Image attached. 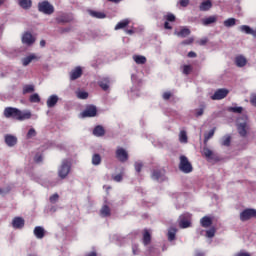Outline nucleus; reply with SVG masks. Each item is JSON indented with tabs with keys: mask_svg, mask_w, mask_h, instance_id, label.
Instances as JSON below:
<instances>
[{
	"mask_svg": "<svg viewBox=\"0 0 256 256\" xmlns=\"http://www.w3.org/2000/svg\"><path fill=\"white\" fill-rule=\"evenodd\" d=\"M163 99L165 101H169V99H171V92H164L163 93Z\"/></svg>",
	"mask_w": 256,
	"mask_h": 256,
	"instance_id": "obj_56",
	"label": "nucleus"
},
{
	"mask_svg": "<svg viewBox=\"0 0 256 256\" xmlns=\"http://www.w3.org/2000/svg\"><path fill=\"white\" fill-rule=\"evenodd\" d=\"M203 155L206 159H213V151L208 147L203 148Z\"/></svg>",
	"mask_w": 256,
	"mask_h": 256,
	"instance_id": "obj_36",
	"label": "nucleus"
},
{
	"mask_svg": "<svg viewBox=\"0 0 256 256\" xmlns=\"http://www.w3.org/2000/svg\"><path fill=\"white\" fill-rule=\"evenodd\" d=\"M229 111H231L232 113H243V107H230Z\"/></svg>",
	"mask_w": 256,
	"mask_h": 256,
	"instance_id": "obj_46",
	"label": "nucleus"
},
{
	"mask_svg": "<svg viewBox=\"0 0 256 256\" xmlns=\"http://www.w3.org/2000/svg\"><path fill=\"white\" fill-rule=\"evenodd\" d=\"M129 23H130L129 19H124L118 22L117 25L115 26V31H119V29H125V27L129 25Z\"/></svg>",
	"mask_w": 256,
	"mask_h": 256,
	"instance_id": "obj_29",
	"label": "nucleus"
},
{
	"mask_svg": "<svg viewBox=\"0 0 256 256\" xmlns=\"http://www.w3.org/2000/svg\"><path fill=\"white\" fill-rule=\"evenodd\" d=\"M38 11L44 13V15H53V13H55V8L49 1H42L38 3Z\"/></svg>",
	"mask_w": 256,
	"mask_h": 256,
	"instance_id": "obj_3",
	"label": "nucleus"
},
{
	"mask_svg": "<svg viewBox=\"0 0 256 256\" xmlns=\"http://www.w3.org/2000/svg\"><path fill=\"white\" fill-rule=\"evenodd\" d=\"M213 135H215V128L204 134V145H207L209 139H212Z\"/></svg>",
	"mask_w": 256,
	"mask_h": 256,
	"instance_id": "obj_35",
	"label": "nucleus"
},
{
	"mask_svg": "<svg viewBox=\"0 0 256 256\" xmlns=\"http://www.w3.org/2000/svg\"><path fill=\"white\" fill-rule=\"evenodd\" d=\"M203 25H211L212 23H217V16H209L208 18H204L202 20Z\"/></svg>",
	"mask_w": 256,
	"mask_h": 256,
	"instance_id": "obj_30",
	"label": "nucleus"
},
{
	"mask_svg": "<svg viewBox=\"0 0 256 256\" xmlns=\"http://www.w3.org/2000/svg\"><path fill=\"white\" fill-rule=\"evenodd\" d=\"M235 63L237 67H245L247 65V59L243 56H237L235 58Z\"/></svg>",
	"mask_w": 256,
	"mask_h": 256,
	"instance_id": "obj_26",
	"label": "nucleus"
},
{
	"mask_svg": "<svg viewBox=\"0 0 256 256\" xmlns=\"http://www.w3.org/2000/svg\"><path fill=\"white\" fill-rule=\"evenodd\" d=\"M215 233H217V229H215V227H212L206 231V237L208 239H213V237H215Z\"/></svg>",
	"mask_w": 256,
	"mask_h": 256,
	"instance_id": "obj_41",
	"label": "nucleus"
},
{
	"mask_svg": "<svg viewBox=\"0 0 256 256\" xmlns=\"http://www.w3.org/2000/svg\"><path fill=\"white\" fill-rule=\"evenodd\" d=\"M180 227L182 229H187V227H191V222H189L188 220H181Z\"/></svg>",
	"mask_w": 256,
	"mask_h": 256,
	"instance_id": "obj_45",
	"label": "nucleus"
},
{
	"mask_svg": "<svg viewBox=\"0 0 256 256\" xmlns=\"http://www.w3.org/2000/svg\"><path fill=\"white\" fill-rule=\"evenodd\" d=\"M92 164H94V165H101V155L94 154L92 156Z\"/></svg>",
	"mask_w": 256,
	"mask_h": 256,
	"instance_id": "obj_43",
	"label": "nucleus"
},
{
	"mask_svg": "<svg viewBox=\"0 0 256 256\" xmlns=\"http://www.w3.org/2000/svg\"><path fill=\"white\" fill-rule=\"evenodd\" d=\"M41 161H43V157L42 156H36L35 157V162L36 163H41Z\"/></svg>",
	"mask_w": 256,
	"mask_h": 256,
	"instance_id": "obj_63",
	"label": "nucleus"
},
{
	"mask_svg": "<svg viewBox=\"0 0 256 256\" xmlns=\"http://www.w3.org/2000/svg\"><path fill=\"white\" fill-rule=\"evenodd\" d=\"M70 172H71V162L65 159L62 161V164L58 170V175L60 179H65Z\"/></svg>",
	"mask_w": 256,
	"mask_h": 256,
	"instance_id": "obj_4",
	"label": "nucleus"
},
{
	"mask_svg": "<svg viewBox=\"0 0 256 256\" xmlns=\"http://www.w3.org/2000/svg\"><path fill=\"white\" fill-rule=\"evenodd\" d=\"M5 143L8 147H15L17 145V137L8 134L5 136Z\"/></svg>",
	"mask_w": 256,
	"mask_h": 256,
	"instance_id": "obj_17",
	"label": "nucleus"
},
{
	"mask_svg": "<svg viewBox=\"0 0 256 256\" xmlns=\"http://www.w3.org/2000/svg\"><path fill=\"white\" fill-rule=\"evenodd\" d=\"M205 113V105H201V108L196 109V117H201Z\"/></svg>",
	"mask_w": 256,
	"mask_h": 256,
	"instance_id": "obj_48",
	"label": "nucleus"
},
{
	"mask_svg": "<svg viewBox=\"0 0 256 256\" xmlns=\"http://www.w3.org/2000/svg\"><path fill=\"white\" fill-rule=\"evenodd\" d=\"M164 175H165V170L156 169L152 172V179H154L156 181H160V179H163Z\"/></svg>",
	"mask_w": 256,
	"mask_h": 256,
	"instance_id": "obj_19",
	"label": "nucleus"
},
{
	"mask_svg": "<svg viewBox=\"0 0 256 256\" xmlns=\"http://www.w3.org/2000/svg\"><path fill=\"white\" fill-rule=\"evenodd\" d=\"M235 256H251V254H249V252L240 251Z\"/></svg>",
	"mask_w": 256,
	"mask_h": 256,
	"instance_id": "obj_58",
	"label": "nucleus"
},
{
	"mask_svg": "<svg viewBox=\"0 0 256 256\" xmlns=\"http://www.w3.org/2000/svg\"><path fill=\"white\" fill-rule=\"evenodd\" d=\"M179 169L182 171V173L193 172V165H191V162H189V159L187 158V156L185 155L180 156Z\"/></svg>",
	"mask_w": 256,
	"mask_h": 256,
	"instance_id": "obj_2",
	"label": "nucleus"
},
{
	"mask_svg": "<svg viewBox=\"0 0 256 256\" xmlns=\"http://www.w3.org/2000/svg\"><path fill=\"white\" fill-rule=\"evenodd\" d=\"M93 135H95V137H103L105 135V128L101 125L96 126L93 129Z\"/></svg>",
	"mask_w": 256,
	"mask_h": 256,
	"instance_id": "obj_23",
	"label": "nucleus"
},
{
	"mask_svg": "<svg viewBox=\"0 0 256 256\" xmlns=\"http://www.w3.org/2000/svg\"><path fill=\"white\" fill-rule=\"evenodd\" d=\"M237 131L240 137H247V131H249V124H247V122L238 124Z\"/></svg>",
	"mask_w": 256,
	"mask_h": 256,
	"instance_id": "obj_9",
	"label": "nucleus"
},
{
	"mask_svg": "<svg viewBox=\"0 0 256 256\" xmlns=\"http://www.w3.org/2000/svg\"><path fill=\"white\" fill-rule=\"evenodd\" d=\"M179 141L180 143H187L188 138H187V132L185 130L180 131Z\"/></svg>",
	"mask_w": 256,
	"mask_h": 256,
	"instance_id": "obj_39",
	"label": "nucleus"
},
{
	"mask_svg": "<svg viewBox=\"0 0 256 256\" xmlns=\"http://www.w3.org/2000/svg\"><path fill=\"white\" fill-rule=\"evenodd\" d=\"M12 227L14 229H23V227H25V219L21 217H14L12 220Z\"/></svg>",
	"mask_w": 256,
	"mask_h": 256,
	"instance_id": "obj_13",
	"label": "nucleus"
},
{
	"mask_svg": "<svg viewBox=\"0 0 256 256\" xmlns=\"http://www.w3.org/2000/svg\"><path fill=\"white\" fill-rule=\"evenodd\" d=\"M9 193H11V187L8 186L6 188H0V195L5 196Z\"/></svg>",
	"mask_w": 256,
	"mask_h": 256,
	"instance_id": "obj_47",
	"label": "nucleus"
},
{
	"mask_svg": "<svg viewBox=\"0 0 256 256\" xmlns=\"http://www.w3.org/2000/svg\"><path fill=\"white\" fill-rule=\"evenodd\" d=\"M110 83H111V80H109V78H103L98 82V85L99 87H101L103 91H109Z\"/></svg>",
	"mask_w": 256,
	"mask_h": 256,
	"instance_id": "obj_20",
	"label": "nucleus"
},
{
	"mask_svg": "<svg viewBox=\"0 0 256 256\" xmlns=\"http://www.w3.org/2000/svg\"><path fill=\"white\" fill-rule=\"evenodd\" d=\"M59 201V194L55 193L52 196H50V203H56Z\"/></svg>",
	"mask_w": 256,
	"mask_h": 256,
	"instance_id": "obj_51",
	"label": "nucleus"
},
{
	"mask_svg": "<svg viewBox=\"0 0 256 256\" xmlns=\"http://www.w3.org/2000/svg\"><path fill=\"white\" fill-rule=\"evenodd\" d=\"M250 103L253 107H256V94H252L250 97Z\"/></svg>",
	"mask_w": 256,
	"mask_h": 256,
	"instance_id": "obj_55",
	"label": "nucleus"
},
{
	"mask_svg": "<svg viewBox=\"0 0 256 256\" xmlns=\"http://www.w3.org/2000/svg\"><path fill=\"white\" fill-rule=\"evenodd\" d=\"M194 39L193 38H189L187 40H184L182 42V45H191V43H193Z\"/></svg>",
	"mask_w": 256,
	"mask_h": 256,
	"instance_id": "obj_57",
	"label": "nucleus"
},
{
	"mask_svg": "<svg viewBox=\"0 0 256 256\" xmlns=\"http://www.w3.org/2000/svg\"><path fill=\"white\" fill-rule=\"evenodd\" d=\"M188 57H190V58H195V57H197V53H195V52H193V51H190V52L188 53Z\"/></svg>",
	"mask_w": 256,
	"mask_h": 256,
	"instance_id": "obj_62",
	"label": "nucleus"
},
{
	"mask_svg": "<svg viewBox=\"0 0 256 256\" xmlns=\"http://www.w3.org/2000/svg\"><path fill=\"white\" fill-rule=\"evenodd\" d=\"M113 180L116 181V183H121V181H123V174L113 176Z\"/></svg>",
	"mask_w": 256,
	"mask_h": 256,
	"instance_id": "obj_53",
	"label": "nucleus"
},
{
	"mask_svg": "<svg viewBox=\"0 0 256 256\" xmlns=\"http://www.w3.org/2000/svg\"><path fill=\"white\" fill-rule=\"evenodd\" d=\"M18 5L22 9H31V7L33 5V1H31V0H18Z\"/></svg>",
	"mask_w": 256,
	"mask_h": 256,
	"instance_id": "obj_24",
	"label": "nucleus"
},
{
	"mask_svg": "<svg viewBox=\"0 0 256 256\" xmlns=\"http://www.w3.org/2000/svg\"><path fill=\"white\" fill-rule=\"evenodd\" d=\"M77 97H78V99H87V97H89V93H87V92H78Z\"/></svg>",
	"mask_w": 256,
	"mask_h": 256,
	"instance_id": "obj_50",
	"label": "nucleus"
},
{
	"mask_svg": "<svg viewBox=\"0 0 256 256\" xmlns=\"http://www.w3.org/2000/svg\"><path fill=\"white\" fill-rule=\"evenodd\" d=\"M90 15L96 19H105L106 15L103 12L90 11Z\"/></svg>",
	"mask_w": 256,
	"mask_h": 256,
	"instance_id": "obj_37",
	"label": "nucleus"
},
{
	"mask_svg": "<svg viewBox=\"0 0 256 256\" xmlns=\"http://www.w3.org/2000/svg\"><path fill=\"white\" fill-rule=\"evenodd\" d=\"M199 45H207V38L201 39L198 41Z\"/></svg>",
	"mask_w": 256,
	"mask_h": 256,
	"instance_id": "obj_61",
	"label": "nucleus"
},
{
	"mask_svg": "<svg viewBox=\"0 0 256 256\" xmlns=\"http://www.w3.org/2000/svg\"><path fill=\"white\" fill-rule=\"evenodd\" d=\"M164 19L166 20L164 23V29H168V30L173 29V26H171L170 23H175V21L177 20V17H175L173 13H168L167 15L164 16Z\"/></svg>",
	"mask_w": 256,
	"mask_h": 256,
	"instance_id": "obj_8",
	"label": "nucleus"
},
{
	"mask_svg": "<svg viewBox=\"0 0 256 256\" xmlns=\"http://www.w3.org/2000/svg\"><path fill=\"white\" fill-rule=\"evenodd\" d=\"M240 31L242 33H246V35H251V33H253V29H251V27H249L248 25L240 26Z\"/></svg>",
	"mask_w": 256,
	"mask_h": 256,
	"instance_id": "obj_40",
	"label": "nucleus"
},
{
	"mask_svg": "<svg viewBox=\"0 0 256 256\" xmlns=\"http://www.w3.org/2000/svg\"><path fill=\"white\" fill-rule=\"evenodd\" d=\"M132 253L133 255H139V245L137 244L132 245Z\"/></svg>",
	"mask_w": 256,
	"mask_h": 256,
	"instance_id": "obj_54",
	"label": "nucleus"
},
{
	"mask_svg": "<svg viewBox=\"0 0 256 256\" xmlns=\"http://www.w3.org/2000/svg\"><path fill=\"white\" fill-rule=\"evenodd\" d=\"M3 115L6 119H14L15 121H27V119H31V112H23L15 107H6Z\"/></svg>",
	"mask_w": 256,
	"mask_h": 256,
	"instance_id": "obj_1",
	"label": "nucleus"
},
{
	"mask_svg": "<svg viewBox=\"0 0 256 256\" xmlns=\"http://www.w3.org/2000/svg\"><path fill=\"white\" fill-rule=\"evenodd\" d=\"M213 7L211 0H203L199 6L200 11H209Z\"/></svg>",
	"mask_w": 256,
	"mask_h": 256,
	"instance_id": "obj_18",
	"label": "nucleus"
},
{
	"mask_svg": "<svg viewBox=\"0 0 256 256\" xmlns=\"http://www.w3.org/2000/svg\"><path fill=\"white\" fill-rule=\"evenodd\" d=\"M34 235L37 239H43L45 237V229L41 226H36L34 228Z\"/></svg>",
	"mask_w": 256,
	"mask_h": 256,
	"instance_id": "obj_21",
	"label": "nucleus"
},
{
	"mask_svg": "<svg viewBox=\"0 0 256 256\" xmlns=\"http://www.w3.org/2000/svg\"><path fill=\"white\" fill-rule=\"evenodd\" d=\"M29 101L30 103H40L41 97H39V94L35 93L30 96Z\"/></svg>",
	"mask_w": 256,
	"mask_h": 256,
	"instance_id": "obj_42",
	"label": "nucleus"
},
{
	"mask_svg": "<svg viewBox=\"0 0 256 256\" xmlns=\"http://www.w3.org/2000/svg\"><path fill=\"white\" fill-rule=\"evenodd\" d=\"M100 215L102 217H111V208H109L107 205L102 206L100 209Z\"/></svg>",
	"mask_w": 256,
	"mask_h": 256,
	"instance_id": "obj_27",
	"label": "nucleus"
},
{
	"mask_svg": "<svg viewBox=\"0 0 256 256\" xmlns=\"http://www.w3.org/2000/svg\"><path fill=\"white\" fill-rule=\"evenodd\" d=\"M176 35L178 37L185 38L188 37V35H191V30H189V28H183L179 32H177Z\"/></svg>",
	"mask_w": 256,
	"mask_h": 256,
	"instance_id": "obj_32",
	"label": "nucleus"
},
{
	"mask_svg": "<svg viewBox=\"0 0 256 256\" xmlns=\"http://www.w3.org/2000/svg\"><path fill=\"white\" fill-rule=\"evenodd\" d=\"M57 103H59V96H57V95L49 96V98L46 101V105L49 109H53V107H55V105H57Z\"/></svg>",
	"mask_w": 256,
	"mask_h": 256,
	"instance_id": "obj_15",
	"label": "nucleus"
},
{
	"mask_svg": "<svg viewBox=\"0 0 256 256\" xmlns=\"http://www.w3.org/2000/svg\"><path fill=\"white\" fill-rule=\"evenodd\" d=\"M133 59L137 65H145L147 63V58L142 55H134Z\"/></svg>",
	"mask_w": 256,
	"mask_h": 256,
	"instance_id": "obj_25",
	"label": "nucleus"
},
{
	"mask_svg": "<svg viewBox=\"0 0 256 256\" xmlns=\"http://www.w3.org/2000/svg\"><path fill=\"white\" fill-rule=\"evenodd\" d=\"M35 135H37V132L35 131L34 128H31L28 133H27V138L31 139V137H35Z\"/></svg>",
	"mask_w": 256,
	"mask_h": 256,
	"instance_id": "obj_52",
	"label": "nucleus"
},
{
	"mask_svg": "<svg viewBox=\"0 0 256 256\" xmlns=\"http://www.w3.org/2000/svg\"><path fill=\"white\" fill-rule=\"evenodd\" d=\"M35 59H37V56H35V54H31V55L22 59V65L24 67H27V65H29Z\"/></svg>",
	"mask_w": 256,
	"mask_h": 256,
	"instance_id": "obj_28",
	"label": "nucleus"
},
{
	"mask_svg": "<svg viewBox=\"0 0 256 256\" xmlns=\"http://www.w3.org/2000/svg\"><path fill=\"white\" fill-rule=\"evenodd\" d=\"M193 71V66L192 65H184L183 66V73L184 75H189Z\"/></svg>",
	"mask_w": 256,
	"mask_h": 256,
	"instance_id": "obj_44",
	"label": "nucleus"
},
{
	"mask_svg": "<svg viewBox=\"0 0 256 256\" xmlns=\"http://www.w3.org/2000/svg\"><path fill=\"white\" fill-rule=\"evenodd\" d=\"M35 91V86L31 84H27L23 86L22 93L23 95H27V93H33Z\"/></svg>",
	"mask_w": 256,
	"mask_h": 256,
	"instance_id": "obj_31",
	"label": "nucleus"
},
{
	"mask_svg": "<svg viewBox=\"0 0 256 256\" xmlns=\"http://www.w3.org/2000/svg\"><path fill=\"white\" fill-rule=\"evenodd\" d=\"M83 75V69L78 66L70 72V80L75 81Z\"/></svg>",
	"mask_w": 256,
	"mask_h": 256,
	"instance_id": "obj_11",
	"label": "nucleus"
},
{
	"mask_svg": "<svg viewBox=\"0 0 256 256\" xmlns=\"http://www.w3.org/2000/svg\"><path fill=\"white\" fill-rule=\"evenodd\" d=\"M86 256H97V252H90L86 254Z\"/></svg>",
	"mask_w": 256,
	"mask_h": 256,
	"instance_id": "obj_64",
	"label": "nucleus"
},
{
	"mask_svg": "<svg viewBox=\"0 0 256 256\" xmlns=\"http://www.w3.org/2000/svg\"><path fill=\"white\" fill-rule=\"evenodd\" d=\"M71 31V28H61L60 33H69Z\"/></svg>",
	"mask_w": 256,
	"mask_h": 256,
	"instance_id": "obj_60",
	"label": "nucleus"
},
{
	"mask_svg": "<svg viewBox=\"0 0 256 256\" xmlns=\"http://www.w3.org/2000/svg\"><path fill=\"white\" fill-rule=\"evenodd\" d=\"M181 7H187L189 5V0H180Z\"/></svg>",
	"mask_w": 256,
	"mask_h": 256,
	"instance_id": "obj_59",
	"label": "nucleus"
},
{
	"mask_svg": "<svg viewBox=\"0 0 256 256\" xmlns=\"http://www.w3.org/2000/svg\"><path fill=\"white\" fill-rule=\"evenodd\" d=\"M221 145L223 147H230L231 146V136L226 135L222 138Z\"/></svg>",
	"mask_w": 256,
	"mask_h": 256,
	"instance_id": "obj_34",
	"label": "nucleus"
},
{
	"mask_svg": "<svg viewBox=\"0 0 256 256\" xmlns=\"http://www.w3.org/2000/svg\"><path fill=\"white\" fill-rule=\"evenodd\" d=\"M229 95V90L225 88H220L215 91V93L211 96L212 101H221V99H225Z\"/></svg>",
	"mask_w": 256,
	"mask_h": 256,
	"instance_id": "obj_7",
	"label": "nucleus"
},
{
	"mask_svg": "<svg viewBox=\"0 0 256 256\" xmlns=\"http://www.w3.org/2000/svg\"><path fill=\"white\" fill-rule=\"evenodd\" d=\"M237 25V19L228 18L224 21V27H235Z\"/></svg>",
	"mask_w": 256,
	"mask_h": 256,
	"instance_id": "obj_33",
	"label": "nucleus"
},
{
	"mask_svg": "<svg viewBox=\"0 0 256 256\" xmlns=\"http://www.w3.org/2000/svg\"><path fill=\"white\" fill-rule=\"evenodd\" d=\"M116 159H118L120 163H125L129 161V153L124 148L118 147L116 149Z\"/></svg>",
	"mask_w": 256,
	"mask_h": 256,
	"instance_id": "obj_6",
	"label": "nucleus"
},
{
	"mask_svg": "<svg viewBox=\"0 0 256 256\" xmlns=\"http://www.w3.org/2000/svg\"><path fill=\"white\" fill-rule=\"evenodd\" d=\"M201 227H204L205 229L211 227L213 225V219L209 216H204L200 220Z\"/></svg>",
	"mask_w": 256,
	"mask_h": 256,
	"instance_id": "obj_16",
	"label": "nucleus"
},
{
	"mask_svg": "<svg viewBox=\"0 0 256 256\" xmlns=\"http://www.w3.org/2000/svg\"><path fill=\"white\" fill-rule=\"evenodd\" d=\"M143 245L147 246L151 244V232H149L147 229H144L143 231Z\"/></svg>",
	"mask_w": 256,
	"mask_h": 256,
	"instance_id": "obj_22",
	"label": "nucleus"
},
{
	"mask_svg": "<svg viewBox=\"0 0 256 256\" xmlns=\"http://www.w3.org/2000/svg\"><path fill=\"white\" fill-rule=\"evenodd\" d=\"M73 21V15L63 13L56 18L57 23H71Z\"/></svg>",
	"mask_w": 256,
	"mask_h": 256,
	"instance_id": "obj_10",
	"label": "nucleus"
},
{
	"mask_svg": "<svg viewBox=\"0 0 256 256\" xmlns=\"http://www.w3.org/2000/svg\"><path fill=\"white\" fill-rule=\"evenodd\" d=\"M253 217H256V210L253 208H247L240 213L241 221H249V219H253Z\"/></svg>",
	"mask_w": 256,
	"mask_h": 256,
	"instance_id": "obj_5",
	"label": "nucleus"
},
{
	"mask_svg": "<svg viewBox=\"0 0 256 256\" xmlns=\"http://www.w3.org/2000/svg\"><path fill=\"white\" fill-rule=\"evenodd\" d=\"M175 235H177V229L171 228L168 231V241H175Z\"/></svg>",
	"mask_w": 256,
	"mask_h": 256,
	"instance_id": "obj_38",
	"label": "nucleus"
},
{
	"mask_svg": "<svg viewBox=\"0 0 256 256\" xmlns=\"http://www.w3.org/2000/svg\"><path fill=\"white\" fill-rule=\"evenodd\" d=\"M97 115V107L89 106L82 112V117H95Z\"/></svg>",
	"mask_w": 256,
	"mask_h": 256,
	"instance_id": "obj_12",
	"label": "nucleus"
},
{
	"mask_svg": "<svg viewBox=\"0 0 256 256\" xmlns=\"http://www.w3.org/2000/svg\"><path fill=\"white\" fill-rule=\"evenodd\" d=\"M22 43L25 45H33L35 43V37L30 32H25L22 36Z\"/></svg>",
	"mask_w": 256,
	"mask_h": 256,
	"instance_id": "obj_14",
	"label": "nucleus"
},
{
	"mask_svg": "<svg viewBox=\"0 0 256 256\" xmlns=\"http://www.w3.org/2000/svg\"><path fill=\"white\" fill-rule=\"evenodd\" d=\"M134 167H135V171H136L137 173H141V169H143V163H141V162H136L135 165H134Z\"/></svg>",
	"mask_w": 256,
	"mask_h": 256,
	"instance_id": "obj_49",
	"label": "nucleus"
}]
</instances>
